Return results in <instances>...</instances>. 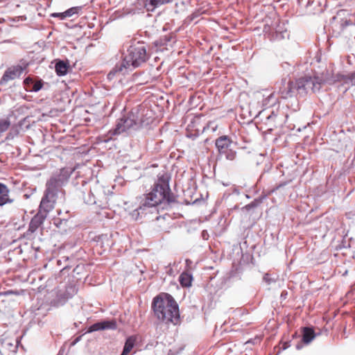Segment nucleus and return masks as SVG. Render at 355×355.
Here are the masks:
<instances>
[{
  "label": "nucleus",
  "instance_id": "1",
  "mask_svg": "<svg viewBox=\"0 0 355 355\" xmlns=\"http://www.w3.org/2000/svg\"><path fill=\"white\" fill-rule=\"evenodd\" d=\"M149 58L145 43L131 41L123 46L122 60L117 63L109 73L108 78L114 73L125 75L132 70L141 67Z\"/></svg>",
  "mask_w": 355,
  "mask_h": 355
},
{
  "label": "nucleus",
  "instance_id": "2",
  "mask_svg": "<svg viewBox=\"0 0 355 355\" xmlns=\"http://www.w3.org/2000/svg\"><path fill=\"white\" fill-rule=\"evenodd\" d=\"M71 171L62 168L53 173L46 181V189L41 200V207L46 211H50L54 208V205L59 194H64L62 187L68 182Z\"/></svg>",
  "mask_w": 355,
  "mask_h": 355
},
{
  "label": "nucleus",
  "instance_id": "3",
  "mask_svg": "<svg viewBox=\"0 0 355 355\" xmlns=\"http://www.w3.org/2000/svg\"><path fill=\"white\" fill-rule=\"evenodd\" d=\"M152 309L157 318L166 324L171 322L176 324L179 321V306L169 294H166L164 297L160 295L155 297Z\"/></svg>",
  "mask_w": 355,
  "mask_h": 355
},
{
  "label": "nucleus",
  "instance_id": "4",
  "mask_svg": "<svg viewBox=\"0 0 355 355\" xmlns=\"http://www.w3.org/2000/svg\"><path fill=\"white\" fill-rule=\"evenodd\" d=\"M328 71H327V75H328ZM327 78H331V76H326L325 78L304 76L296 80L295 83L289 81L286 86L280 89L282 97L286 98L289 96H292L294 89H297L300 92H304L306 93L309 91L312 92H318L321 89L322 84L327 83L326 81Z\"/></svg>",
  "mask_w": 355,
  "mask_h": 355
},
{
  "label": "nucleus",
  "instance_id": "5",
  "mask_svg": "<svg viewBox=\"0 0 355 355\" xmlns=\"http://www.w3.org/2000/svg\"><path fill=\"white\" fill-rule=\"evenodd\" d=\"M146 199L147 203H150L155 208L164 202L169 203L174 201V196L169 187V178L167 174L158 175L152 191L146 194Z\"/></svg>",
  "mask_w": 355,
  "mask_h": 355
},
{
  "label": "nucleus",
  "instance_id": "6",
  "mask_svg": "<svg viewBox=\"0 0 355 355\" xmlns=\"http://www.w3.org/2000/svg\"><path fill=\"white\" fill-rule=\"evenodd\" d=\"M141 127L138 110H132L127 114L117 119L115 127L109 130L110 139L121 134L130 135Z\"/></svg>",
  "mask_w": 355,
  "mask_h": 355
},
{
  "label": "nucleus",
  "instance_id": "7",
  "mask_svg": "<svg viewBox=\"0 0 355 355\" xmlns=\"http://www.w3.org/2000/svg\"><path fill=\"white\" fill-rule=\"evenodd\" d=\"M83 198L85 203L87 205H96L98 207H102L106 200L105 189L98 182H95L89 185V189H87V193L83 191Z\"/></svg>",
  "mask_w": 355,
  "mask_h": 355
},
{
  "label": "nucleus",
  "instance_id": "8",
  "mask_svg": "<svg viewBox=\"0 0 355 355\" xmlns=\"http://www.w3.org/2000/svg\"><path fill=\"white\" fill-rule=\"evenodd\" d=\"M232 140L227 135H223L215 141L218 154L225 156L227 160L233 161L236 157V152L232 148Z\"/></svg>",
  "mask_w": 355,
  "mask_h": 355
},
{
  "label": "nucleus",
  "instance_id": "9",
  "mask_svg": "<svg viewBox=\"0 0 355 355\" xmlns=\"http://www.w3.org/2000/svg\"><path fill=\"white\" fill-rule=\"evenodd\" d=\"M27 67L28 64L23 62L20 64H17L8 68L0 80V84L4 85L10 80L19 78L26 69Z\"/></svg>",
  "mask_w": 355,
  "mask_h": 355
},
{
  "label": "nucleus",
  "instance_id": "10",
  "mask_svg": "<svg viewBox=\"0 0 355 355\" xmlns=\"http://www.w3.org/2000/svg\"><path fill=\"white\" fill-rule=\"evenodd\" d=\"M144 10L153 12L148 7V0H137L134 4L123 8L122 15H135L144 12Z\"/></svg>",
  "mask_w": 355,
  "mask_h": 355
},
{
  "label": "nucleus",
  "instance_id": "11",
  "mask_svg": "<svg viewBox=\"0 0 355 355\" xmlns=\"http://www.w3.org/2000/svg\"><path fill=\"white\" fill-rule=\"evenodd\" d=\"M49 212V211H46L44 209H42L40 204L38 212L31 220L28 232L31 233L35 232L43 224Z\"/></svg>",
  "mask_w": 355,
  "mask_h": 355
},
{
  "label": "nucleus",
  "instance_id": "12",
  "mask_svg": "<svg viewBox=\"0 0 355 355\" xmlns=\"http://www.w3.org/2000/svg\"><path fill=\"white\" fill-rule=\"evenodd\" d=\"M117 324L115 320H101L92 324L88 330L87 333H92L96 331L105 330V329H116Z\"/></svg>",
  "mask_w": 355,
  "mask_h": 355
},
{
  "label": "nucleus",
  "instance_id": "13",
  "mask_svg": "<svg viewBox=\"0 0 355 355\" xmlns=\"http://www.w3.org/2000/svg\"><path fill=\"white\" fill-rule=\"evenodd\" d=\"M327 84L332 85L336 82L343 81L346 84H350L351 85H355V71L350 73L348 76L337 73L336 75H331V78H327L326 80Z\"/></svg>",
  "mask_w": 355,
  "mask_h": 355
},
{
  "label": "nucleus",
  "instance_id": "14",
  "mask_svg": "<svg viewBox=\"0 0 355 355\" xmlns=\"http://www.w3.org/2000/svg\"><path fill=\"white\" fill-rule=\"evenodd\" d=\"M24 85L27 92H37L42 88L44 82L42 79L35 80L33 78L27 77L24 80Z\"/></svg>",
  "mask_w": 355,
  "mask_h": 355
},
{
  "label": "nucleus",
  "instance_id": "15",
  "mask_svg": "<svg viewBox=\"0 0 355 355\" xmlns=\"http://www.w3.org/2000/svg\"><path fill=\"white\" fill-rule=\"evenodd\" d=\"M9 193L10 190L8 187L0 182V206L12 202L13 200L10 198Z\"/></svg>",
  "mask_w": 355,
  "mask_h": 355
},
{
  "label": "nucleus",
  "instance_id": "16",
  "mask_svg": "<svg viewBox=\"0 0 355 355\" xmlns=\"http://www.w3.org/2000/svg\"><path fill=\"white\" fill-rule=\"evenodd\" d=\"M352 23L345 20L341 23H336L332 25V36L333 37H338L340 35L341 31H343L345 28L349 25H351Z\"/></svg>",
  "mask_w": 355,
  "mask_h": 355
},
{
  "label": "nucleus",
  "instance_id": "17",
  "mask_svg": "<svg viewBox=\"0 0 355 355\" xmlns=\"http://www.w3.org/2000/svg\"><path fill=\"white\" fill-rule=\"evenodd\" d=\"M315 337V334L312 328L304 327L303 329L302 342L305 344L310 343Z\"/></svg>",
  "mask_w": 355,
  "mask_h": 355
},
{
  "label": "nucleus",
  "instance_id": "18",
  "mask_svg": "<svg viewBox=\"0 0 355 355\" xmlns=\"http://www.w3.org/2000/svg\"><path fill=\"white\" fill-rule=\"evenodd\" d=\"M137 209V210H139L141 219L145 217L148 213H151V209H155V208L153 206H151L150 203H147V200L146 198L141 205Z\"/></svg>",
  "mask_w": 355,
  "mask_h": 355
},
{
  "label": "nucleus",
  "instance_id": "19",
  "mask_svg": "<svg viewBox=\"0 0 355 355\" xmlns=\"http://www.w3.org/2000/svg\"><path fill=\"white\" fill-rule=\"evenodd\" d=\"M56 73L61 76L67 73L69 69V64L63 60H59L55 66Z\"/></svg>",
  "mask_w": 355,
  "mask_h": 355
},
{
  "label": "nucleus",
  "instance_id": "20",
  "mask_svg": "<svg viewBox=\"0 0 355 355\" xmlns=\"http://www.w3.org/2000/svg\"><path fill=\"white\" fill-rule=\"evenodd\" d=\"M192 280V275L187 272H183L179 277L180 284L183 287H190Z\"/></svg>",
  "mask_w": 355,
  "mask_h": 355
},
{
  "label": "nucleus",
  "instance_id": "21",
  "mask_svg": "<svg viewBox=\"0 0 355 355\" xmlns=\"http://www.w3.org/2000/svg\"><path fill=\"white\" fill-rule=\"evenodd\" d=\"M135 338L130 336L127 338L125 345L123 347V352L121 355H128V354L132 350L135 345Z\"/></svg>",
  "mask_w": 355,
  "mask_h": 355
},
{
  "label": "nucleus",
  "instance_id": "22",
  "mask_svg": "<svg viewBox=\"0 0 355 355\" xmlns=\"http://www.w3.org/2000/svg\"><path fill=\"white\" fill-rule=\"evenodd\" d=\"M173 0H148V7H150V10L154 11L157 7L171 2Z\"/></svg>",
  "mask_w": 355,
  "mask_h": 355
},
{
  "label": "nucleus",
  "instance_id": "23",
  "mask_svg": "<svg viewBox=\"0 0 355 355\" xmlns=\"http://www.w3.org/2000/svg\"><path fill=\"white\" fill-rule=\"evenodd\" d=\"M275 98L272 94L268 95L266 97L263 98L262 100V107L266 109L268 107L272 106L275 103Z\"/></svg>",
  "mask_w": 355,
  "mask_h": 355
},
{
  "label": "nucleus",
  "instance_id": "24",
  "mask_svg": "<svg viewBox=\"0 0 355 355\" xmlns=\"http://www.w3.org/2000/svg\"><path fill=\"white\" fill-rule=\"evenodd\" d=\"M10 126V121L9 119H0V137L1 135L7 131Z\"/></svg>",
  "mask_w": 355,
  "mask_h": 355
},
{
  "label": "nucleus",
  "instance_id": "25",
  "mask_svg": "<svg viewBox=\"0 0 355 355\" xmlns=\"http://www.w3.org/2000/svg\"><path fill=\"white\" fill-rule=\"evenodd\" d=\"M81 10V7H72L64 12V15L67 17H72L76 14H78L79 11Z\"/></svg>",
  "mask_w": 355,
  "mask_h": 355
},
{
  "label": "nucleus",
  "instance_id": "26",
  "mask_svg": "<svg viewBox=\"0 0 355 355\" xmlns=\"http://www.w3.org/2000/svg\"><path fill=\"white\" fill-rule=\"evenodd\" d=\"M261 202V200L260 199H255L248 205H246L244 206L242 209L250 211L252 209L256 208L260 203Z\"/></svg>",
  "mask_w": 355,
  "mask_h": 355
},
{
  "label": "nucleus",
  "instance_id": "27",
  "mask_svg": "<svg viewBox=\"0 0 355 355\" xmlns=\"http://www.w3.org/2000/svg\"><path fill=\"white\" fill-rule=\"evenodd\" d=\"M217 127H218L217 125L215 124L214 122L211 121V122L208 123L207 124V125L203 127L202 132L209 130L210 129L211 132H214L216 130Z\"/></svg>",
  "mask_w": 355,
  "mask_h": 355
},
{
  "label": "nucleus",
  "instance_id": "28",
  "mask_svg": "<svg viewBox=\"0 0 355 355\" xmlns=\"http://www.w3.org/2000/svg\"><path fill=\"white\" fill-rule=\"evenodd\" d=\"M263 279L268 285L271 284L272 283H275L277 280L276 278L272 277L271 275L268 273H266L264 275Z\"/></svg>",
  "mask_w": 355,
  "mask_h": 355
},
{
  "label": "nucleus",
  "instance_id": "29",
  "mask_svg": "<svg viewBox=\"0 0 355 355\" xmlns=\"http://www.w3.org/2000/svg\"><path fill=\"white\" fill-rule=\"evenodd\" d=\"M131 218L135 220H141V215H139V210L137 209L133 210L130 214Z\"/></svg>",
  "mask_w": 355,
  "mask_h": 355
},
{
  "label": "nucleus",
  "instance_id": "30",
  "mask_svg": "<svg viewBox=\"0 0 355 355\" xmlns=\"http://www.w3.org/2000/svg\"><path fill=\"white\" fill-rule=\"evenodd\" d=\"M51 17H58L61 20L67 18V16L64 15V12H53V13L51 14Z\"/></svg>",
  "mask_w": 355,
  "mask_h": 355
},
{
  "label": "nucleus",
  "instance_id": "31",
  "mask_svg": "<svg viewBox=\"0 0 355 355\" xmlns=\"http://www.w3.org/2000/svg\"><path fill=\"white\" fill-rule=\"evenodd\" d=\"M276 116H277V114L275 113V112H274V111H272V112H271V114H269V115L267 116V119H268V120H272V119H273L274 118H275Z\"/></svg>",
  "mask_w": 355,
  "mask_h": 355
},
{
  "label": "nucleus",
  "instance_id": "32",
  "mask_svg": "<svg viewBox=\"0 0 355 355\" xmlns=\"http://www.w3.org/2000/svg\"><path fill=\"white\" fill-rule=\"evenodd\" d=\"M284 185H286V183H285V182H284V183H282V184H279V185H277V186L276 187V189H279L280 187H283V186H284Z\"/></svg>",
  "mask_w": 355,
  "mask_h": 355
},
{
  "label": "nucleus",
  "instance_id": "33",
  "mask_svg": "<svg viewBox=\"0 0 355 355\" xmlns=\"http://www.w3.org/2000/svg\"><path fill=\"white\" fill-rule=\"evenodd\" d=\"M233 192L236 193L237 195H239L240 193L239 191L237 189H234Z\"/></svg>",
  "mask_w": 355,
  "mask_h": 355
},
{
  "label": "nucleus",
  "instance_id": "34",
  "mask_svg": "<svg viewBox=\"0 0 355 355\" xmlns=\"http://www.w3.org/2000/svg\"><path fill=\"white\" fill-rule=\"evenodd\" d=\"M80 339V337H78L77 338H76V340H74L73 342V344L76 343L77 342H78Z\"/></svg>",
  "mask_w": 355,
  "mask_h": 355
},
{
  "label": "nucleus",
  "instance_id": "35",
  "mask_svg": "<svg viewBox=\"0 0 355 355\" xmlns=\"http://www.w3.org/2000/svg\"><path fill=\"white\" fill-rule=\"evenodd\" d=\"M296 348H297V349H300L302 348V345H301V344H297V345H296Z\"/></svg>",
  "mask_w": 355,
  "mask_h": 355
},
{
  "label": "nucleus",
  "instance_id": "36",
  "mask_svg": "<svg viewBox=\"0 0 355 355\" xmlns=\"http://www.w3.org/2000/svg\"><path fill=\"white\" fill-rule=\"evenodd\" d=\"M280 35H281V37H280L281 38H284V35H283L282 33H281Z\"/></svg>",
  "mask_w": 355,
  "mask_h": 355
},
{
  "label": "nucleus",
  "instance_id": "37",
  "mask_svg": "<svg viewBox=\"0 0 355 355\" xmlns=\"http://www.w3.org/2000/svg\"><path fill=\"white\" fill-rule=\"evenodd\" d=\"M78 268L79 266H76V268H75L74 270H76Z\"/></svg>",
  "mask_w": 355,
  "mask_h": 355
}]
</instances>
